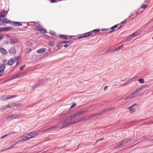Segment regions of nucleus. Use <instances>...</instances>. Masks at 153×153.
I'll list each match as a JSON object with an SVG mask.
<instances>
[{
	"label": "nucleus",
	"instance_id": "c85d7f7f",
	"mask_svg": "<svg viewBox=\"0 0 153 153\" xmlns=\"http://www.w3.org/2000/svg\"><path fill=\"white\" fill-rule=\"evenodd\" d=\"M135 35V33H134L131 34L128 38V40H130L132 39Z\"/></svg>",
	"mask_w": 153,
	"mask_h": 153
},
{
	"label": "nucleus",
	"instance_id": "774afa93",
	"mask_svg": "<svg viewBox=\"0 0 153 153\" xmlns=\"http://www.w3.org/2000/svg\"><path fill=\"white\" fill-rule=\"evenodd\" d=\"M152 39H153V37H152Z\"/></svg>",
	"mask_w": 153,
	"mask_h": 153
},
{
	"label": "nucleus",
	"instance_id": "ddd939ff",
	"mask_svg": "<svg viewBox=\"0 0 153 153\" xmlns=\"http://www.w3.org/2000/svg\"><path fill=\"white\" fill-rule=\"evenodd\" d=\"M7 11H2L0 13V21L2 20L1 19L4 18L7 15Z\"/></svg>",
	"mask_w": 153,
	"mask_h": 153
},
{
	"label": "nucleus",
	"instance_id": "603ef678",
	"mask_svg": "<svg viewBox=\"0 0 153 153\" xmlns=\"http://www.w3.org/2000/svg\"><path fill=\"white\" fill-rule=\"evenodd\" d=\"M70 45V44H66L64 45V47H65V48H67Z\"/></svg>",
	"mask_w": 153,
	"mask_h": 153
},
{
	"label": "nucleus",
	"instance_id": "a211bd4d",
	"mask_svg": "<svg viewBox=\"0 0 153 153\" xmlns=\"http://www.w3.org/2000/svg\"><path fill=\"white\" fill-rule=\"evenodd\" d=\"M17 96L16 95H8L7 96L6 98L4 99H3L2 100H6L8 99H11V98H13L16 97H17Z\"/></svg>",
	"mask_w": 153,
	"mask_h": 153
},
{
	"label": "nucleus",
	"instance_id": "864d4df0",
	"mask_svg": "<svg viewBox=\"0 0 153 153\" xmlns=\"http://www.w3.org/2000/svg\"><path fill=\"white\" fill-rule=\"evenodd\" d=\"M116 48V49H117V50H120L121 49V48L120 46H119L117 48Z\"/></svg>",
	"mask_w": 153,
	"mask_h": 153
},
{
	"label": "nucleus",
	"instance_id": "cd10ccee",
	"mask_svg": "<svg viewBox=\"0 0 153 153\" xmlns=\"http://www.w3.org/2000/svg\"><path fill=\"white\" fill-rule=\"evenodd\" d=\"M29 139H30L29 137L28 136L27 134L26 136L23 137L21 140L22 141H25Z\"/></svg>",
	"mask_w": 153,
	"mask_h": 153
},
{
	"label": "nucleus",
	"instance_id": "2f4dec72",
	"mask_svg": "<svg viewBox=\"0 0 153 153\" xmlns=\"http://www.w3.org/2000/svg\"><path fill=\"white\" fill-rule=\"evenodd\" d=\"M17 142H16L13 145L11 146V147H9L7 149H5L4 150H2L1 151H3L4 150H7L10 149L12 148H13L14 146H15L17 144Z\"/></svg>",
	"mask_w": 153,
	"mask_h": 153
},
{
	"label": "nucleus",
	"instance_id": "4d7b16f0",
	"mask_svg": "<svg viewBox=\"0 0 153 153\" xmlns=\"http://www.w3.org/2000/svg\"><path fill=\"white\" fill-rule=\"evenodd\" d=\"M108 88V86H106L104 88V90H106Z\"/></svg>",
	"mask_w": 153,
	"mask_h": 153
},
{
	"label": "nucleus",
	"instance_id": "f704fd0d",
	"mask_svg": "<svg viewBox=\"0 0 153 153\" xmlns=\"http://www.w3.org/2000/svg\"><path fill=\"white\" fill-rule=\"evenodd\" d=\"M138 82L141 84L143 83L144 82V80L143 79L140 78L138 79Z\"/></svg>",
	"mask_w": 153,
	"mask_h": 153
},
{
	"label": "nucleus",
	"instance_id": "4be33fe9",
	"mask_svg": "<svg viewBox=\"0 0 153 153\" xmlns=\"http://www.w3.org/2000/svg\"><path fill=\"white\" fill-rule=\"evenodd\" d=\"M81 120V121L82 120L86 121L90 119V117H87V116H82L81 118H80Z\"/></svg>",
	"mask_w": 153,
	"mask_h": 153
},
{
	"label": "nucleus",
	"instance_id": "69168bd1",
	"mask_svg": "<svg viewBox=\"0 0 153 153\" xmlns=\"http://www.w3.org/2000/svg\"><path fill=\"white\" fill-rule=\"evenodd\" d=\"M121 27V26H120V27H118V28L117 29H120Z\"/></svg>",
	"mask_w": 153,
	"mask_h": 153
},
{
	"label": "nucleus",
	"instance_id": "2eb2a0df",
	"mask_svg": "<svg viewBox=\"0 0 153 153\" xmlns=\"http://www.w3.org/2000/svg\"><path fill=\"white\" fill-rule=\"evenodd\" d=\"M118 26V25H116L112 27H111V28L110 29H109V31L110 33H112L115 30H116V28H117Z\"/></svg>",
	"mask_w": 153,
	"mask_h": 153
},
{
	"label": "nucleus",
	"instance_id": "0eeeda50",
	"mask_svg": "<svg viewBox=\"0 0 153 153\" xmlns=\"http://www.w3.org/2000/svg\"><path fill=\"white\" fill-rule=\"evenodd\" d=\"M27 74V72H22L18 74L17 75H16L14 76V79L17 78L18 77H21L26 75Z\"/></svg>",
	"mask_w": 153,
	"mask_h": 153
},
{
	"label": "nucleus",
	"instance_id": "6e6d98bb",
	"mask_svg": "<svg viewBox=\"0 0 153 153\" xmlns=\"http://www.w3.org/2000/svg\"><path fill=\"white\" fill-rule=\"evenodd\" d=\"M53 128V126L52 127H50L49 128H47V129H46L45 131H46L47 130H49V129H51Z\"/></svg>",
	"mask_w": 153,
	"mask_h": 153
},
{
	"label": "nucleus",
	"instance_id": "1a4fd4ad",
	"mask_svg": "<svg viewBox=\"0 0 153 153\" xmlns=\"http://www.w3.org/2000/svg\"><path fill=\"white\" fill-rule=\"evenodd\" d=\"M13 28V27H7L6 28L4 27L0 28V31H8L12 29Z\"/></svg>",
	"mask_w": 153,
	"mask_h": 153
},
{
	"label": "nucleus",
	"instance_id": "5701e85b",
	"mask_svg": "<svg viewBox=\"0 0 153 153\" xmlns=\"http://www.w3.org/2000/svg\"><path fill=\"white\" fill-rule=\"evenodd\" d=\"M10 107V106L9 105V104H8V105H4V106H3L1 108V109L2 111H4L7 108H9Z\"/></svg>",
	"mask_w": 153,
	"mask_h": 153
},
{
	"label": "nucleus",
	"instance_id": "e433bc0d",
	"mask_svg": "<svg viewBox=\"0 0 153 153\" xmlns=\"http://www.w3.org/2000/svg\"><path fill=\"white\" fill-rule=\"evenodd\" d=\"M97 115H98V113H95L94 114H93V115H91L90 116V119L94 117H95L96 116H97Z\"/></svg>",
	"mask_w": 153,
	"mask_h": 153
},
{
	"label": "nucleus",
	"instance_id": "a878e982",
	"mask_svg": "<svg viewBox=\"0 0 153 153\" xmlns=\"http://www.w3.org/2000/svg\"><path fill=\"white\" fill-rule=\"evenodd\" d=\"M22 103H13L11 105V106L10 107H18L21 105H22Z\"/></svg>",
	"mask_w": 153,
	"mask_h": 153
},
{
	"label": "nucleus",
	"instance_id": "f03ea898",
	"mask_svg": "<svg viewBox=\"0 0 153 153\" xmlns=\"http://www.w3.org/2000/svg\"><path fill=\"white\" fill-rule=\"evenodd\" d=\"M8 23H12V25L15 27L21 26L22 25V23L21 22H12L11 20L6 18L0 21V25L1 26L5 25L7 24Z\"/></svg>",
	"mask_w": 153,
	"mask_h": 153
},
{
	"label": "nucleus",
	"instance_id": "8fccbe9b",
	"mask_svg": "<svg viewBox=\"0 0 153 153\" xmlns=\"http://www.w3.org/2000/svg\"><path fill=\"white\" fill-rule=\"evenodd\" d=\"M50 1L51 3L57 2H58L57 1H56V0H50Z\"/></svg>",
	"mask_w": 153,
	"mask_h": 153
},
{
	"label": "nucleus",
	"instance_id": "6e6552de",
	"mask_svg": "<svg viewBox=\"0 0 153 153\" xmlns=\"http://www.w3.org/2000/svg\"><path fill=\"white\" fill-rule=\"evenodd\" d=\"M16 59V58L13 57L11 59L9 60L7 63V64L10 65H12L13 63H15Z\"/></svg>",
	"mask_w": 153,
	"mask_h": 153
},
{
	"label": "nucleus",
	"instance_id": "39448f33",
	"mask_svg": "<svg viewBox=\"0 0 153 153\" xmlns=\"http://www.w3.org/2000/svg\"><path fill=\"white\" fill-rule=\"evenodd\" d=\"M81 121V120L80 118L78 119H77L75 120L74 122H72L70 123L68 122V121L66 122V124L67 125V127L68 126L70 125H72L74 124L77 123H78L80 122Z\"/></svg>",
	"mask_w": 153,
	"mask_h": 153
},
{
	"label": "nucleus",
	"instance_id": "20e7f679",
	"mask_svg": "<svg viewBox=\"0 0 153 153\" xmlns=\"http://www.w3.org/2000/svg\"><path fill=\"white\" fill-rule=\"evenodd\" d=\"M66 117L64 118L58 124L53 126V128H62L67 127L66 124V122L68 121V120H66Z\"/></svg>",
	"mask_w": 153,
	"mask_h": 153
},
{
	"label": "nucleus",
	"instance_id": "4c0bfd02",
	"mask_svg": "<svg viewBox=\"0 0 153 153\" xmlns=\"http://www.w3.org/2000/svg\"><path fill=\"white\" fill-rule=\"evenodd\" d=\"M6 120H9L11 118H13L12 115L11 114V115H9L7 116L6 117Z\"/></svg>",
	"mask_w": 153,
	"mask_h": 153
},
{
	"label": "nucleus",
	"instance_id": "bb28decb",
	"mask_svg": "<svg viewBox=\"0 0 153 153\" xmlns=\"http://www.w3.org/2000/svg\"><path fill=\"white\" fill-rule=\"evenodd\" d=\"M39 31L42 33H47V31L45 29L42 28H40L39 26Z\"/></svg>",
	"mask_w": 153,
	"mask_h": 153
},
{
	"label": "nucleus",
	"instance_id": "393cba45",
	"mask_svg": "<svg viewBox=\"0 0 153 153\" xmlns=\"http://www.w3.org/2000/svg\"><path fill=\"white\" fill-rule=\"evenodd\" d=\"M0 51H1V53L3 54H6L7 53V51L3 48H0Z\"/></svg>",
	"mask_w": 153,
	"mask_h": 153
},
{
	"label": "nucleus",
	"instance_id": "dca6fc26",
	"mask_svg": "<svg viewBox=\"0 0 153 153\" xmlns=\"http://www.w3.org/2000/svg\"><path fill=\"white\" fill-rule=\"evenodd\" d=\"M127 143V142L125 140L122 143H120L118 144V145H117L115 148H118L120 147H121L122 146H125V145L126 144V143Z\"/></svg>",
	"mask_w": 153,
	"mask_h": 153
},
{
	"label": "nucleus",
	"instance_id": "72a5a7b5",
	"mask_svg": "<svg viewBox=\"0 0 153 153\" xmlns=\"http://www.w3.org/2000/svg\"><path fill=\"white\" fill-rule=\"evenodd\" d=\"M59 38L60 39L63 38L64 39H68V38L65 35H61L59 36Z\"/></svg>",
	"mask_w": 153,
	"mask_h": 153
},
{
	"label": "nucleus",
	"instance_id": "79ce46f5",
	"mask_svg": "<svg viewBox=\"0 0 153 153\" xmlns=\"http://www.w3.org/2000/svg\"><path fill=\"white\" fill-rule=\"evenodd\" d=\"M43 37L44 38H46L47 39H49L50 38V37L46 34L44 35L43 36Z\"/></svg>",
	"mask_w": 153,
	"mask_h": 153
},
{
	"label": "nucleus",
	"instance_id": "7c9ffc66",
	"mask_svg": "<svg viewBox=\"0 0 153 153\" xmlns=\"http://www.w3.org/2000/svg\"><path fill=\"white\" fill-rule=\"evenodd\" d=\"M46 51V49L45 48H42L39 49V53H42L45 52Z\"/></svg>",
	"mask_w": 153,
	"mask_h": 153
},
{
	"label": "nucleus",
	"instance_id": "09e8293b",
	"mask_svg": "<svg viewBox=\"0 0 153 153\" xmlns=\"http://www.w3.org/2000/svg\"><path fill=\"white\" fill-rule=\"evenodd\" d=\"M25 65H23V66H21L20 68V70H22L25 68Z\"/></svg>",
	"mask_w": 153,
	"mask_h": 153
},
{
	"label": "nucleus",
	"instance_id": "5fc2aeb1",
	"mask_svg": "<svg viewBox=\"0 0 153 153\" xmlns=\"http://www.w3.org/2000/svg\"><path fill=\"white\" fill-rule=\"evenodd\" d=\"M104 140V138H100V139H99V140H98L97 141H97H99V140Z\"/></svg>",
	"mask_w": 153,
	"mask_h": 153
},
{
	"label": "nucleus",
	"instance_id": "423d86ee",
	"mask_svg": "<svg viewBox=\"0 0 153 153\" xmlns=\"http://www.w3.org/2000/svg\"><path fill=\"white\" fill-rule=\"evenodd\" d=\"M138 79V77H134L132 78H131L129 80L127 81L125 83V84H126V85H127L131 83L133 81H134L136 80H137Z\"/></svg>",
	"mask_w": 153,
	"mask_h": 153
},
{
	"label": "nucleus",
	"instance_id": "c03bdc74",
	"mask_svg": "<svg viewBox=\"0 0 153 153\" xmlns=\"http://www.w3.org/2000/svg\"><path fill=\"white\" fill-rule=\"evenodd\" d=\"M4 38V35L3 34L1 35L0 33V41L2 40Z\"/></svg>",
	"mask_w": 153,
	"mask_h": 153
},
{
	"label": "nucleus",
	"instance_id": "c756f323",
	"mask_svg": "<svg viewBox=\"0 0 153 153\" xmlns=\"http://www.w3.org/2000/svg\"><path fill=\"white\" fill-rule=\"evenodd\" d=\"M117 51L116 48H114L113 49H109L108 50L107 52L108 53H113Z\"/></svg>",
	"mask_w": 153,
	"mask_h": 153
},
{
	"label": "nucleus",
	"instance_id": "680f3d73",
	"mask_svg": "<svg viewBox=\"0 0 153 153\" xmlns=\"http://www.w3.org/2000/svg\"><path fill=\"white\" fill-rule=\"evenodd\" d=\"M5 137L4 136H3L2 137H1V139H3L4 137Z\"/></svg>",
	"mask_w": 153,
	"mask_h": 153
},
{
	"label": "nucleus",
	"instance_id": "7ed1b4c3",
	"mask_svg": "<svg viewBox=\"0 0 153 153\" xmlns=\"http://www.w3.org/2000/svg\"><path fill=\"white\" fill-rule=\"evenodd\" d=\"M146 87V85H143L141 86L139 88H137L135 90L132 92L130 94L126 96L125 97V99L128 100L136 97L137 95V93Z\"/></svg>",
	"mask_w": 153,
	"mask_h": 153
},
{
	"label": "nucleus",
	"instance_id": "aec40b11",
	"mask_svg": "<svg viewBox=\"0 0 153 153\" xmlns=\"http://www.w3.org/2000/svg\"><path fill=\"white\" fill-rule=\"evenodd\" d=\"M17 128L19 129V131H10L9 132L8 134L9 135H11L13 134H16L19 131L20 128L19 127H17Z\"/></svg>",
	"mask_w": 153,
	"mask_h": 153
},
{
	"label": "nucleus",
	"instance_id": "f8f14e48",
	"mask_svg": "<svg viewBox=\"0 0 153 153\" xmlns=\"http://www.w3.org/2000/svg\"><path fill=\"white\" fill-rule=\"evenodd\" d=\"M92 34V32L91 31L86 33L83 34V35L81 36L78 37V38H80L82 37H86L91 36Z\"/></svg>",
	"mask_w": 153,
	"mask_h": 153
},
{
	"label": "nucleus",
	"instance_id": "473e14b6",
	"mask_svg": "<svg viewBox=\"0 0 153 153\" xmlns=\"http://www.w3.org/2000/svg\"><path fill=\"white\" fill-rule=\"evenodd\" d=\"M12 115V117L13 119H16L18 117L20 116V115L17 114H14Z\"/></svg>",
	"mask_w": 153,
	"mask_h": 153
},
{
	"label": "nucleus",
	"instance_id": "e2e57ef3",
	"mask_svg": "<svg viewBox=\"0 0 153 153\" xmlns=\"http://www.w3.org/2000/svg\"><path fill=\"white\" fill-rule=\"evenodd\" d=\"M123 46H124V45H121V46H120V47L121 48H123Z\"/></svg>",
	"mask_w": 153,
	"mask_h": 153
},
{
	"label": "nucleus",
	"instance_id": "b1692460",
	"mask_svg": "<svg viewBox=\"0 0 153 153\" xmlns=\"http://www.w3.org/2000/svg\"><path fill=\"white\" fill-rule=\"evenodd\" d=\"M31 23L33 25H34L33 28L35 29L38 30V26H37V23L35 22H32Z\"/></svg>",
	"mask_w": 153,
	"mask_h": 153
},
{
	"label": "nucleus",
	"instance_id": "3c124183",
	"mask_svg": "<svg viewBox=\"0 0 153 153\" xmlns=\"http://www.w3.org/2000/svg\"><path fill=\"white\" fill-rule=\"evenodd\" d=\"M38 86V85L37 84H36L34 85H33L32 87L33 88H36Z\"/></svg>",
	"mask_w": 153,
	"mask_h": 153
},
{
	"label": "nucleus",
	"instance_id": "a19ab883",
	"mask_svg": "<svg viewBox=\"0 0 153 153\" xmlns=\"http://www.w3.org/2000/svg\"><path fill=\"white\" fill-rule=\"evenodd\" d=\"M31 49L30 48H26V51L27 53H28L31 51Z\"/></svg>",
	"mask_w": 153,
	"mask_h": 153
},
{
	"label": "nucleus",
	"instance_id": "9d476101",
	"mask_svg": "<svg viewBox=\"0 0 153 153\" xmlns=\"http://www.w3.org/2000/svg\"><path fill=\"white\" fill-rule=\"evenodd\" d=\"M6 68V66L4 64H2L0 66V76L4 72V70Z\"/></svg>",
	"mask_w": 153,
	"mask_h": 153
},
{
	"label": "nucleus",
	"instance_id": "338daca9",
	"mask_svg": "<svg viewBox=\"0 0 153 153\" xmlns=\"http://www.w3.org/2000/svg\"><path fill=\"white\" fill-rule=\"evenodd\" d=\"M38 52H39L38 50H37L36 51V52L37 53H38Z\"/></svg>",
	"mask_w": 153,
	"mask_h": 153
},
{
	"label": "nucleus",
	"instance_id": "bf43d9fd",
	"mask_svg": "<svg viewBox=\"0 0 153 153\" xmlns=\"http://www.w3.org/2000/svg\"><path fill=\"white\" fill-rule=\"evenodd\" d=\"M9 136V135H8V134H5L4 135V136L5 137L7 136Z\"/></svg>",
	"mask_w": 153,
	"mask_h": 153
},
{
	"label": "nucleus",
	"instance_id": "9b49d317",
	"mask_svg": "<svg viewBox=\"0 0 153 153\" xmlns=\"http://www.w3.org/2000/svg\"><path fill=\"white\" fill-rule=\"evenodd\" d=\"M9 51L10 55L12 56L14 55L16 52V50L13 48L10 49Z\"/></svg>",
	"mask_w": 153,
	"mask_h": 153
},
{
	"label": "nucleus",
	"instance_id": "49530a36",
	"mask_svg": "<svg viewBox=\"0 0 153 153\" xmlns=\"http://www.w3.org/2000/svg\"><path fill=\"white\" fill-rule=\"evenodd\" d=\"M20 62H21V60H20L19 59V58L17 59V61L16 65H18L20 63Z\"/></svg>",
	"mask_w": 153,
	"mask_h": 153
},
{
	"label": "nucleus",
	"instance_id": "f3484780",
	"mask_svg": "<svg viewBox=\"0 0 153 153\" xmlns=\"http://www.w3.org/2000/svg\"><path fill=\"white\" fill-rule=\"evenodd\" d=\"M136 105L137 104H134L132 105L130 107L128 108L127 109L130 110V113H133L134 112L135 109H134L133 108H132L134 106H136Z\"/></svg>",
	"mask_w": 153,
	"mask_h": 153
},
{
	"label": "nucleus",
	"instance_id": "412c9836",
	"mask_svg": "<svg viewBox=\"0 0 153 153\" xmlns=\"http://www.w3.org/2000/svg\"><path fill=\"white\" fill-rule=\"evenodd\" d=\"M110 110H111V109L110 108H108V109H105L104 110L100 111V113H98V115H102L104 114V112H106L107 111H110Z\"/></svg>",
	"mask_w": 153,
	"mask_h": 153
},
{
	"label": "nucleus",
	"instance_id": "ea45409f",
	"mask_svg": "<svg viewBox=\"0 0 153 153\" xmlns=\"http://www.w3.org/2000/svg\"><path fill=\"white\" fill-rule=\"evenodd\" d=\"M54 43L52 42H50L48 43V45L51 46H53L54 45Z\"/></svg>",
	"mask_w": 153,
	"mask_h": 153
},
{
	"label": "nucleus",
	"instance_id": "052dcab7",
	"mask_svg": "<svg viewBox=\"0 0 153 153\" xmlns=\"http://www.w3.org/2000/svg\"><path fill=\"white\" fill-rule=\"evenodd\" d=\"M9 136V135H8V134H5L4 135V136L5 137L7 136Z\"/></svg>",
	"mask_w": 153,
	"mask_h": 153
},
{
	"label": "nucleus",
	"instance_id": "a18cd8bd",
	"mask_svg": "<svg viewBox=\"0 0 153 153\" xmlns=\"http://www.w3.org/2000/svg\"><path fill=\"white\" fill-rule=\"evenodd\" d=\"M76 104V103L73 102V103L72 105L71 106L70 108H73L75 106Z\"/></svg>",
	"mask_w": 153,
	"mask_h": 153
},
{
	"label": "nucleus",
	"instance_id": "f257e3e1",
	"mask_svg": "<svg viewBox=\"0 0 153 153\" xmlns=\"http://www.w3.org/2000/svg\"><path fill=\"white\" fill-rule=\"evenodd\" d=\"M88 109H82L75 112L74 114H71V116L66 117V120L68 121H72V119L76 118L78 116L82 115L85 113L88 112Z\"/></svg>",
	"mask_w": 153,
	"mask_h": 153
},
{
	"label": "nucleus",
	"instance_id": "4468645a",
	"mask_svg": "<svg viewBox=\"0 0 153 153\" xmlns=\"http://www.w3.org/2000/svg\"><path fill=\"white\" fill-rule=\"evenodd\" d=\"M37 134L35 132H30L28 134V136L29 137V139H31L33 137L36 135H37Z\"/></svg>",
	"mask_w": 153,
	"mask_h": 153
},
{
	"label": "nucleus",
	"instance_id": "37998d69",
	"mask_svg": "<svg viewBox=\"0 0 153 153\" xmlns=\"http://www.w3.org/2000/svg\"><path fill=\"white\" fill-rule=\"evenodd\" d=\"M62 43L63 44H66V43H70V44H71V43H70V42H69L67 41H63Z\"/></svg>",
	"mask_w": 153,
	"mask_h": 153
},
{
	"label": "nucleus",
	"instance_id": "0e129e2a",
	"mask_svg": "<svg viewBox=\"0 0 153 153\" xmlns=\"http://www.w3.org/2000/svg\"><path fill=\"white\" fill-rule=\"evenodd\" d=\"M126 85V84H125V83H124V84H122L121 85H122V86H124Z\"/></svg>",
	"mask_w": 153,
	"mask_h": 153
},
{
	"label": "nucleus",
	"instance_id": "6ab92c4d",
	"mask_svg": "<svg viewBox=\"0 0 153 153\" xmlns=\"http://www.w3.org/2000/svg\"><path fill=\"white\" fill-rule=\"evenodd\" d=\"M18 42V40L16 38L14 37H12L11 38L10 42L12 44H16Z\"/></svg>",
	"mask_w": 153,
	"mask_h": 153
},
{
	"label": "nucleus",
	"instance_id": "13d9d810",
	"mask_svg": "<svg viewBox=\"0 0 153 153\" xmlns=\"http://www.w3.org/2000/svg\"><path fill=\"white\" fill-rule=\"evenodd\" d=\"M107 30V29H103L102 30L103 31H106Z\"/></svg>",
	"mask_w": 153,
	"mask_h": 153
},
{
	"label": "nucleus",
	"instance_id": "c9c22d12",
	"mask_svg": "<svg viewBox=\"0 0 153 153\" xmlns=\"http://www.w3.org/2000/svg\"><path fill=\"white\" fill-rule=\"evenodd\" d=\"M100 31V29H95V30H93L91 31V32H92V33H97L99 32Z\"/></svg>",
	"mask_w": 153,
	"mask_h": 153
},
{
	"label": "nucleus",
	"instance_id": "de8ad7c7",
	"mask_svg": "<svg viewBox=\"0 0 153 153\" xmlns=\"http://www.w3.org/2000/svg\"><path fill=\"white\" fill-rule=\"evenodd\" d=\"M126 20L124 21H123L120 24V25H123L125 23H126Z\"/></svg>",
	"mask_w": 153,
	"mask_h": 153
},
{
	"label": "nucleus",
	"instance_id": "58836bf2",
	"mask_svg": "<svg viewBox=\"0 0 153 153\" xmlns=\"http://www.w3.org/2000/svg\"><path fill=\"white\" fill-rule=\"evenodd\" d=\"M148 7V5L146 4H143L141 7V8H143L144 9L145 8Z\"/></svg>",
	"mask_w": 153,
	"mask_h": 153
}]
</instances>
